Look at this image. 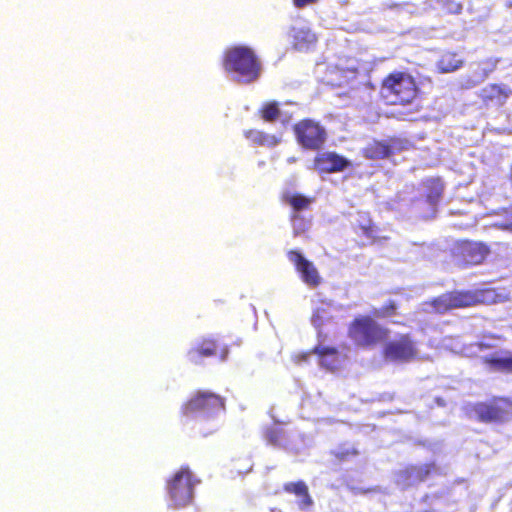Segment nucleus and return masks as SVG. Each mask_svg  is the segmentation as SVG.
<instances>
[{
  "mask_svg": "<svg viewBox=\"0 0 512 512\" xmlns=\"http://www.w3.org/2000/svg\"><path fill=\"white\" fill-rule=\"evenodd\" d=\"M490 291L487 289L452 290L432 298L426 304L436 314H446L451 310L465 309L488 301Z\"/></svg>",
  "mask_w": 512,
  "mask_h": 512,
  "instance_id": "nucleus-3",
  "label": "nucleus"
},
{
  "mask_svg": "<svg viewBox=\"0 0 512 512\" xmlns=\"http://www.w3.org/2000/svg\"><path fill=\"white\" fill-rule=\"evenodd\" d=\"M313 353L324 359L326 356H336L338 350L335 347L318 345L314 347Z\"/></svg>",
  "mask_w": 512,
  "mask_h": 512,
  "instance_id": "nucleus-31",
  "label": "nucleus"
},
{
  "mask_svg": "<svg viewBox=\"0 0 512 512\" xmlns=\"http://www.w3.org/2000/svg\"><path fill=\"white\" fill-rule=\"evenodd\" d=\"M264 438L268 444L283 448L287 441V435L280 425H273L264 430Z\"/></svg>",
  "mask_w": 512,
  "mask_h": 512,
  "instance_id": "nucleus-23",
  "label": "nucleus"
},
{
  "mask_svg": "<svg viewBox=\"0 0 512 512\" xmlns=\"http://www.w3.org/2000/svg\"><path fill=\"white\" fill-rule=\"evenodd\" d=\"M297 143L306 150L316 151L322 148L327 133L317 121L309 118L302 119L293 125Z\"/></svg>",
  "mask_w": 512,
  "mask_h": 512,
  "instance_id": "nucleus-7",
  "label": "nucleus"
},
{
  "mask_svg": "<svg viewBox=\"0 0 512 512\" xmlns=\"http://www.w3.org/2000/svg\"><path fill=\"white\" fill-rule=\"evenodd\" d=\"M503 226L506 229H512V208H511V212L507 218V221L503 224Z\"/></svg>",
  "mask_w": 512,
  "mask_h": 512,
  "instance_id": "nucleus-34",
  "label": "nucleus"
},
{
  "mask_svg": "<svg viewBox=\"0 0 512 512\" xmlns=\"http://www.w3.org/2000/svg\"><path fill=\"white\" fill-rule=\"evenodd\" d=\"M225 400L220 395L209 391H197L181 406V413L187 418L196 415H210L224 410Z\"/></svg>",
  "mask_w": 512,
  "mask_h": 512,
  "instance_id": "nucleus-6",
  "label": "nucleus"
},
{
  "mask_svg": "<svg viewBox=\"0 0 512 512\" xmlns=\"http://www.w3.org/2000/svg\"><path fill=\"white\" fill-rule=\"evenodd\" d=\"M317 1L318 0H292V3L296 8L302 9L306 6L315 4Z\"/></svg>",
  "mask_w": 512,
  "mask_h": 512,
  "instance_id": "nucleus-32",
  "label": "nucleus"
},
{
  "mask_svg": "<svg viewBox=\"0 0 512 512\" xmlns=\"http://www.w3.org/2000/svg\"><path fill=\"white\" fill-rule=\"evenodd\" d=\"M223 67L239 83L256 81L261 73V62L254 50L247 46H233L224 53Z\"/></svg>",
  "mask_w": 512,
  "mask_h": 512,
  "instance_id": "nucleus-1",
  "label": "nucleus"
},
{
  "mask_svg": "<svg viewBox=\"0 0 512 512\" xmlns=\"http://www.w3.org/2000/svg\"><path fill=\"white\" fill-rule=\"evenodd\" d=\"M279 104L276 101L266 102L259 109V115L265 122H275L280 117Z\"/></svg>",
  "mask_w": 512,
  "mask_h": 512,
  "instance_id": "nucleus-25",
  "label": "nucleus"
},
{
  "mask_svg": "<svg viewBox=\"0 0 512 512\" xmlns=\"http://www.w3.org/2000/svg\"><path fill=\"white\" fill-rule=\"evenodd\" d=\"M489 253V247L483 243L465 242L459 248V255L465 265L480 264Z\"/></svg>",
  "mask_w": 512,
  "mask_h": 512,
  "instance_id": "nucleus-17",
  "label": "nucleus"
},
{
  "mask_svg": "<svg viewBox=\"0 0 512 512\" xmlns=\"http://www.w3.org/2000/svg\"><path fill=\"white\" fill-rule=\"evenodd\" d=\"M331 318L325 308H317L312 316V323L315 327L320 328Z\"/></svg>",
  "mask_w": 512,
  "mask_h": 512,
  "instance_id": "nucleus-29",
  "label": "nucleus"
},
{
  "mask_svg": "<svg viewBox=\"0 0 512 512\" xmlns=\"http://www.w3.org/2000/svg\"><path fill=\"white\" fill-rule=\"evenodd\" d=\"M381 94L391 105L406 106L419 98L420 88L411 74L393 71L383 78Z\"/></svg>",
  "mask_w": 512,
  "mask_h": 512,
  "instance_id": "nucleus-2",
  "label": "nucleus"
},
{
  "mask_svg": "<svg viewBox=\"0 0 512 512\" xmlns=\"http://www.w3.org/2000/svg\"><path fill=\"white\" fill-rule=\"evenodd\" d=\"M294 45L298 49H302L310 44H314L317 40L314 33L307 29H299L294 33L293 36Z\"/></svg>",
  "mask_w": 512,
  "mask_h": 512,
  "instance_id": "nucleus-26",
  "label": "nucleus"
},
{
  "mask_svg": "<svg viewBox=\"0 0 512 512\" xmlns=\"http://www.w3.org/2000/svg\"><path fill=\"white\" fill-rule=\"evenodd\" d=\"M424 195L421 199L415 201L417 208L422 211L423 206L427 205L432 215L435 214L437 206L443 196L444 184L439 178H431L423 183Z\"/></svg>",
  "mask_w": 512,
  "mask_h": 512,
  "instance_id": "nucleus-14",
  "label": "nucleus"
},
{
  "mask_svg": "<svg viewBox=\"0 0 512 512\" xmlns=\"http://www.w3.org/2000/svg\"><path fill=\"white\" fill-rule=\"evenodd\" d=\"M283 489L287 493L294 494L300 498V506L309 507L313 504V500L309 494V490L304 481L285 483Z\"/></svg>",
  "mask_w": 512,
  "mask_h": 512,
  "instance_id": "nucleus-20",
  "label": "nucleus"
},
{
  "mask_svg": "<svg viewBox=\"0 0 512 512\" xmlns=\"http://www.w3.org/2000/svg\"><path fill=\"white\" fill-rule=\"evenodd\" d=\"M442 8L448 14H460L463 9V5L457 0H442Z\"/></svg>",
  "mask_w": 512,
  "mask_h": 512,
  "instance_id": "nucleus-30",
  "label": "nucleus"
},
{
  "mask_svg": "<svg viewBox=\"0 0 512 512\" xmlns=\"http://www.w3.org/2000/svg\"><path fill=\"white\" fill-rule=\"evenodd\" d=\"M381 353L385 360L407 363L417 358L418 349L409 334H401L395 340L386 342Z\"/></svg>",
  "mask_w": 512,
  "mask_h": 512,
  "instance_id": "nucleus-11",
  "label": "nucleus"
},
{
  "mask_svg": "<svg viewBox=\"0 0 512 512\" xmlns=\"http://www.w3.org/2000/svg\"><path fill=\"white\" fill-rule=\"evenodd\" d=\"M244 136L250 142L257 146L275 147L280 143V138L273 134H267L257 129H248L244 131Z\"/></svg>",
  "mask_w": 512,
  "mask_h": 512,
  "instance_id": "nucleus-18",
  "label": "nucleus"
},
{
  "mask_svg": "<svg viewBox=\"0 0 512 512\" xmlns=\"http://www.w3.org/2000/svg\"><path fill=\"white\" fill-rule=\"evenodd\" d=\"M287 161H288L289 163H294V162H296V161H297V158H296V157H290V158H288V160H287Z\"/></svg>",
  "mask_w": 512,
  "mask_h": 512,
  "instance_id": "nucleus-35",
  "label": "nucleus"
},
{
  "mask_svg": "<svg viewBox=\"0 0 512 512\" xmlns=\"http://www.w3.org/2000/svg\"><path fill=\"white\" fill-rule=\"evenodd\" d=\"M488 76V72H484L480 79L477 81H469L467 84L464 85L465 88H471L475 85H477L479 82L483 81Z\"/></svg>",
  "mask_w": 512,
  "mask_h": 512,
  "instance_id": "nucleus-33",
  "label": "nucleus"
},
{
  "mask_svg": "<svg viewBox=\"0 0 512 512\" xmlns=\"http://www.w3.org/2000/svg\"><path fill=\"white\" fill-rule=\"evenodd\" d=\"M463 65V60L456 52L447 51L443 53L437 62V67L442 73L456 71Z\"/></svg>",
  "mask_w": 512,
  "mask_h": 512,
  "instance_id": "nucleus-21",
  "label": "nucleus"
},
{
  "mask_svg": "<svg viewBox=\"0 0 512 512\" xmlns=\"http://www.w3.org/2000/svg\"><path fill=\"white\" fill-rule=\"evenodd\" d=\"M335 465L351 460L359 454V451L352 446L341 445L330 452Z\"/></svg>",
  "mask_w": 512,
  "mask_h": 512,
  "instance_id": "nucleus-24",
  "label": "nucleus"
},
{
  "mask_svg": "<svg viewBox=\"0 0 512 512\" xmlns=\"http://www.w3.org/2000/svg\"><path fill=\"white\" fill-rule=\"evenodd\" d=\"M351 230L356 236L359 247L374 245L387 239L381 236V229L373 221L369 212L358 211L351 223Z\"/></svg>",
  "mask_w": 512,
  "mask_h": 512,
  "instance_id": "nucleus-9",
  "label": "nucleus"
},
{
  "mask_svg": "<svg viewBox=\"0 0 512 512\" xmlns=\"http://www.w3.org/2000/svg\"><path fill=\"white\" fill-rule=\"evenodd\" d=\"M289 261L294 265L296 271L300 274L301 280L311 288L318 287L322 278L315 265L307 260L299 251L290 250L287 252Z\"/></svg>",
  "mask_w": 512,
  "mask_h": 512,
  "instance_id": "nucleus-12",
  "label": "nucleus"
},
{
  "mask_svg": "<svg viewBox=\"0 0 512 512\" xmlns=\"http://www.w3.org/2000/svg\"><path fill=\"white\" fill-rule=\"evenodd\" d=\"M200 483L188 466H182L167 481V492L176 508L186 507L192 503L194 487Z\"/></svg>",
  "mask_w": 512,
  "mask_h": 512,
  "instance_id": "nucleus-5",
  "label": "nucleus"
},
{
  "mask_svg": "<svg viewBox=\"0 0 512 512\" xmlns=\"http://www.w3.org/2000/svg\"><path fill=\"white\" fill-rule=\"evenodd\" d=\"M482 363L495 371L512 373V355L507 357L487 355L482 357Z\"/></svg>",
  "mask_w": 512,
  "mask_h": 512,
  "instance_id": "nucleus-22",
  "label": "nucleus"
},
{
  "mask_svg": "<svg viewBox=\"0 0 512 512\" xmlns=\"http://www.w3.org/2000/svg\"><path fill=\"white\" fill-rule=\"evenodd\" d=\"M511 94V89H509L506 85L492 83L483 87L479 91L478 96L483 105L486 107H501L506 103Z\"/></svg>",
  "mask_w": 512,
  "mask_h": 512,
  "instance_id": "nucleus-15",
  "label": "nucleus"
},
{
  "mask_svg": "<svg viewBox=\"0 0 512 512\" xmlns=\"http://www.w3.org/2000/svg\"><path fill=\"white\" fill-rule=\"evenodd\" d=\"M401 150L397 139L391 138L387 141L375 140L369 143L363 150L366 159L381 160L390 157Z\"/></svg>",
  "mask_w": 512,
  "mask_h": 512,
  "instance_id": "nucleus-16",
  "label": "nucleus"
},
{
  "mask_svg": "<svg viewBox=\"0 0 512 512\" xmlns=\"http://www.w3.org/2000/svg\"><path fill=\"white\" fill-rule=\"evenodd\" d=\"M281 200L283 203L291 206L294 212L308 210L311 204L314 202L312 197H307L300 193H291L288 191L282 194Z\"/></svg>",
  "mask_w": 512,
  "mask_h": 512,
  "instance_id": "nucleus-19",
  "label": "nucleus"
},
{
  "mask_svg": "<svg viewBox=\"0 0 512 512\" xmlns=\"http://www.w3.org/2000/svg\"><path fill=\"white\" fill-rule=\"evenodd\" d=\"M503 404H510L505 397H493L489 401L476 402L470 405L467 413L481 423H501L506 420Z\"/></svg>",
  "mask_w": 512,
  "mask_h": 512,
  "instance_id": "nucleus-10",
  "label": "nucleus"
},
{
  "mask_svg": "<svg viewBox=\"0 0 512 512\" xmlns=\"http://www.w3.org/2000/svg\"><path fill=\"white\" fill-rule=\"evenodd\" d=\"M349 166V160L335 152L319 153L313 160V169L319 174L341 172Z\"/></svg>",
  "mask_w": 512,
  "mask_h": 512,
  "instance_id": "nucleus-13",
  "label": "nucleus"
},
{
  "mask_svg": "<svg viewBox=\"0 0 512 512\" xmlns=\"http://www.w3.org/2000/svg\"><path fill=\"white\" fill-rule=\"evenodd\" d=\"M390 330L368 315L355 317L348 327V336L360 348H373L386 342Z\"/></svg>",
  "mask_w": 512,
  "mask_h": 512,
  "instance_id": "nucleus-4",
  "label": "nucleus"
},
{
  "mask_svg": "<svg viewBox=\"0 0 512 512\" xmlns=\"http://www.w3.org/2000/svg\"><path fill=\"white\" fill-rule=\"evenodd\" d=\"M397 308L398 305L394 300H388L379 310L374 312V315L381 318L393 317L396 315Z\"/></svg>",
  "mask_w": 512,
  "mask_h": 512,
  "instance_id": "nucleus-28",
  "label": "nucleus"
},
{
  "mask_svg": "<svg viewBox=\"0 0 512 512\" xmlns=\"http://www.w3.org/2000/svg\"><path fill=\"white\" fill-rule=\"evenodd\" d=\"M436 469L434 463H427L421 466L412 467V475L420 482L425 481Z\"/></svg>",
  "mask_w": 512,
  "mask_h": 512,
  "instance_id": "nucleus-27",
  "label": "nucleus"
},
{
  "mask_svg": "<svg viewBox=\"0 0 512 512\" xmlns=\"http://www.w3.org/2000/svg\"><path fill=\"white\" fill-rule=\"evenodd\" d=\"M229 347L220 344L213 336L200 338L188 351L187 359L193 365L203 364L206 358L216 357L220 361H226L229 356Z\"/></svg>",
  "mask_w": 512,
  "mask_h": 512,
  "instance_id": "nucleus-8",
  "label": "nucleus"
}]
</instances>
